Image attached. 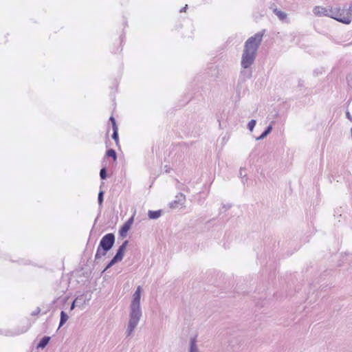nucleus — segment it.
Returning <instances> with one entry per match:
<instances>
[{
    "instance_id": "obj_24",
    "label": "nucleus",
    "mask_w": 352,
    "mask_h": 352,
    "mask_svg": "<svg viewBox=\"0 0 352 352\" xmlns=\"http://www.w3.org/2000/svg\"><path fill=\"white\" fill-rule=\"evenodd\" d=\"M133 223V217H130L124 223L131 228Z\"/></svg>"
},
{
    "instance_id": "obj_10",
    "label": "nucleus",
    "mask_w": 352,
    "mask_h": 352,
    "mask_svg": "<svg viewBox=\"0 0 352 352\" xmlns=\"http://www.w3.org/2000/svg\"><path fill=\"white\" fill-rule=\"evenodd\" d=\"M51 338L50 336L43 337L37 344V348L44 349L48 344Z\"/></svg>"
},
{
    "instance_id": "obj_21",
    "label": "nucleus",
    "mask_w": 352,
    "mask_h": 352,
    "mask_svg": "<svg viewBox=\"0 0 352 352\" xmlns=\"http://www.w3.org/2000/svg\"><path fill=\"white\" fill-rule=\"evenodd\" d=\"M256 124V121L255 120H251L248 124V129L250 131H252L255 125Z\"/></svg>"
},
{
    "instance_id": "obj_18",
    "label": "nucleus",
    "mask_w": 352,
    "mask_h": 352,
    "mask_svg": "<svg viewBox=\"0 0 352 352\" xmlns=\"http://www.w3.org/2000/svg\"><path fill=\"white\" fill-rule=\"evenodd\" d=\"M78 300H84L83 296L76 297L74 300L72 302L70 310H73L76 306H78Z\"/></svg>"
},
{
    "instance_id": "obj_12",
    "label": "nucleus",
    "mask_w": 352,
    "mask_h": 352,
    "mask_svg": "<svg viewBox=\"0 0 352 352\" xmlns=\"http://www.w3.org/2000/svg\"><path fill=\"white\" fill-rule=\"evenodd\" d=\"M272 126L271 124H270L268 126L266 127V129L260 135V136H258L256 138V140H263L265 138H266L272 132Z\"/></svg>"
},
{
    "instance_id": "obj_34",
    "label": "nucleus",
    "mask_w": 352,
    "mask_h": 352,
    "mask_svg": "<svg viewBox=\"0 0 352 352\" xmlns=\"http://www.w3.org/2000/svg\"><path fill=\"white\" fill-rule=\"evenodd\" d=\"M82 300H78V305L81 302Z\"/></svg>"
},
{
    "instance_id": "obj_15",
    "label": "nucleus",
    "mask_w": 352,
    "mask_h": 352,
    "mask_svg": "<svg viewBox=\"0 0 352 352\" xmlns=\"http://www.w3.org/2000/svg\"><path fill=\"white\" fill-rule=\"evenodd\" d=\"M105 156L108 157H112L114 161L117 160V153L113 148L108 149L106 151Z\"/></svg>"
},
{
    "instance_id": "obj_16",
    "label": "nucleus",
    "mask_w": 352,
    "mask_h": 352,
    "mask_svg": "<svg viewBox=\"0 0 352 352\" xmlns=\"http://www.w3.org/2000/svg\"><path fill=\"white\" fill-rule=\"evenodd\" d=\"M104 192L100 189V190L99 191L98 195V203L100 209H101L102 207V204H103V201H104Z\"/></svg>"
},
{
    "instance_id": "obj_2",
    "label": "nucleus",
    "mask_w": 352,
    "mask_h": 352,
    "mask_svg": "<svg viewBox=\"0 0 352 352\" xmlns=\"http://www.w3.org/2000/svg\"><path fill=\"white\" fill-rule=\"evenodd\" d=\"M142 287L138 286L133 294V299L130 305L129 321L126 331V336H129L135 330L142 316L140 308Z\"/></svg>"
},
{
    "instance_id": "obj_26",
    "label": "nucleus",
    "mask_w": 352,
    "mask_h": 352,
    "mask_svg": "<svg viewBox=\"0 0 352 352\" xmlns=\"http://www.w3.org/2000/svg\"><path fill=\"white\" fill-rule=\"evenodd\" d=\"M232 207V205L231 204H223L222 206V208L223 209H225V210H227L228 209H230V208Z\"/></svg>"
},
{
    "instance_id": "obj_23",
    "label": "nucleus",
    "mask_w": 352,
    "mask_h": 352,
    "mask_svg": "<svg viewBox=\"0 0 352 352\" xmlns=\"http://www.w3.org/2000/svg\"><path fill=\"white\" fill-rule=\"evenodd\" d=\"M109 121L111 122V124H112V129L118 128V125H117V124H116V119L113 118V116H111V117L109 118Z\"/></svg>"
},
{
    "instance_id": "obj_13",
    "label": "nucleus",
    "mask_w": 352,
    "mask_h": 352,
    "mask_svg": "<svg viewBox=\"0 0 352 352\" xmlns=\"http://www.w3.org/2000/svg\"><path fill=\"white\" fill-rule=\"evenodd\" d=\"M68 318L69 317L67 313H65L64 311H61L58 329H60L63 325H64L66 323Z\"/></svg>"
},
{
    "instance_id": "obj_14",
    "label": "nucleus",
    "mask_w": 352,
    "mask_h": 352,
    "mask_svg": "<svg viewBox=\"0 0 352 352\" xmlns=\"http://www.w3.org/2000/svg\"><path fill=\"white\" fill-rule=\"evenodd\" d=\"M131 229L129 226L124 223L119 230V234L122 237H125L127 234L128 231Z\"/></svg>"
},
{
    "instance_id": "obj_4",
    "label": "nucleus",
    "mask_w": 352,
    "mask_h": 352,
    "mask_svg": "<svg viewBox=\"0 0 352 352\" xmlns=\"http://www.w3.org/2000/svg\"><path fill=\"white\" fill-rule=\"evenodd\" d=\"M115 239V235L113 233H108L102 237L95 255V261L107 254L113 248Z\"/></svg>"
},
{
    "instance_id": "obj_6",
    "label": "nucleus",
    "mask_w": 352,
    "mask_h": 352,
    "mask_svg": "<svg viewBox=\"0 0 352 352\" xmlns=\"http://www.w3.org/2000/svg\"><path fill=\"white\" fill-rule=\"evenodd\" d=\"M186 201V197L182 193H179L176 197L175 199L169 204L170 208H177L180 206H183Z\"/></svg>"
},
{
    "instance_id": "obj_28",
    "label": "nucleus",
    "mask_w": 352,
    "mask_h": 352,
    "mask_svg": "<svg viewBox=\"0 0 352 352\" xmlns=\"http://www.w3.org/2000/svg\"><path fill=\"white\" fill-rule=\"evenodd\" d=\"M187 8H188V5H186L184 8H182L180 10V12H186V10L187 9Z\"/></svg>"
},
{
    "instance_id": "obj_32",
    "label": "nucleus",
    "mask_w": 352,
    "mask_h": 352,
    "mask_svg": "<svg viewBox=\"0 0 352 352\" xmlns=\"http://www.w3.org/2000/svg\"><path fill=\"white\" fill-rule=\"evenodd\" d=\"M302 82H303V81H302V80H299V82H299V86H301V85H302Z\"/></svg>"
},
{
    "instance_id": "obj_8",
    "label": "nucleus",
    "mask_w": 352,
    "mask_h": 352,
    "mask_svg": "<svg viewBox=\"0 0 352 352\" xmlns=\"http://www.w3.org/2000/svg\"><path fill=\"white\" fill-rule=\"evenodd\" d=\"M188 352H201L199 351L198 346L197 344V338L196 337H193V338H190Z\"/></svg>"
},
{
    "instance_id": "obj_33",
    "label": "nucleus",
    "mask_w": 352,
    "mask_h": 352,
    "mask_svg": "<svg viewBox=\"0 0 352 352\" xmlns=\"http://www.w3.org/2000/svg\"><path fill=\"white\" fill-rule=\"evenodd\" d=\"M352 45V42L350 43L346 44V45L348 46V45Z\"/></svg>"
},
{
    "instance_id": "obj_19",
    "label": "nucleus",
    "mask_w": 352,
    "mask_h": 352,
    "mask_svg": "<svg viewBox=\"0 0 352 352\" xmlns=\"http://www.w3.org/2000/svg\"><path fill=\"white\" fill-rule=\"evenodd\" d=\"M100 177L101 179H106L107 177V170L106 166H103L100 170Z\"/></svg>"
},
{
    "instance_id": "obj_31",
    "label": "nucleus",
    "mask_w": 352,
    "mask_h": 352,
    "mask_svg": "<svg viewBox=\"0 0 352 352\" xmlns=\"http://www.w3.org/2000/svg\"><path fill=\"white\" fill-rule=\"evenodd\" d=\"M165 168H166V172H167V173L170 172L167 166H165Z\"/></svg>"
},
{
    "instance_id": "obj_7",
    "label": "nucleus",
    "mask_w": 352,
    "mask_h": 352,
    "mask_svg": "<svg viewBox=\"0 0 352 352\" xmlns=\"http://www.w3.org/2000/svg\"><path fill=\"white\" fill-rule=\"evenodd\" d=\"M129 241L126 240L124 241L122 244L118 248L117 252L116 255L113 256V258L118 261L120 262L124 255V252L126 248V246L128 245Z\"/></svg>"
},
{
    "instance_id": "obj_1",
    "label": "nucleus",
    "mask_w": 352,
    "mask_h": 352,
    "mask_svg": "<svg viewBox=\"0 0 352 352\" xmlns=\"http://www.w3.org/2000/svg\"><path fill=\"white\" fill-rule=\"evenodd\" d=\"M262 38L263 33L257 32L245 42L241 60V65L243 69L240 72L241 76L245 78L249 79L252 77V71L250 68L255 61Z\"/></svg>"
},
{
    "instance_id": "obj_29",
    "label": "nucleus",
    "mask_w": 352,
    "mask_h": 352,
    "mask_svg": "<svg viewBox=\"0 0 352 352\" xmlns=\"http://www.w3.org/2000/svg\"><path fill=\"white\" fill-rule=\"evenodd\" d=\"M243 168H241L240 170H239V175H240L241 177H242L243 175Z\"/></svg>"
},
{
    "instance_id": "obj_11",
    "label": "nucleus",
    "mask_w": 352,
    "mask_h": 352,
    "mask_svg": "<svg viewBox=\"0 0 352 352\" xmlns=\"http://www.w3.org/2000/svg\"><path fill=\"white\" fill-rule=\"evenodd\" d=\"M29 329L28 326H23L21 328H17L15 329L13 331L10 332L9 333L10 336H18L21 333H23L26 332Z\"/></svg>"
},
{
    "instance_id": "obj_25",
    "label": "nucleus",
    "mask_w": 352,
    "mask_h": 352,
    "mask_svg": "<svg viewBox=\"0 0 352 352\" xmlns=\"http://www.w3.org/2000/svg\"><path fill=\"white\" fill-rule=\"evenodd\" d=\"M41 311V309L39 307H37L32 313L31 314L32 316H36L38 315Z\"/></svg>"
},
{
    "instance_id": "obj_3",
    "label": "nucleus",
    "mask_w": 352,
    "mask_h": 352,
    "mask_svg": "<svg viewBox=\"0 0 352 352\" xmlns=\"http://www.w3.org/2000/svg\"><path fill=\"white\" fill-rule=\"evenodd\" d=\"M313 12L315 15L318 16H328L332 18L339 22L342 19V14L344 12V8H340V7H322L316 6L313 10Z\"/></svg>"
},
{
    "instance_id": "obj_17",
    "label": "nucleus",
    "mask_w": 352,
    "mask_h": 352,
    "mask_svg": "<svg viewBox=\"0 0 352 352\" xmlns=\"http://www.w3.org/2000/svg\"><path fill=\"white\" fill-rule=\"evenodd\" d=\"M112 139H113L116 142V144L117 146L119 144V140H118V128L113 129V134H112Z\"/></svg>"
},
{
    "instance_id": "obj_22",
    "label": "nucleus",
    "mask_w": 352,
    "mask_h": 352,
    "mask_svg": "<svg viewBox=\"0 0 352 352\" xmlns=\"http://www.w3.org/2000/svg\"><path fill=\"white\" fill-rule=\"evenodd\" d=\"M276 16L281 21H283V20H285L287 18V14L285 13L284 12L280 11V10L279 12H277Z\"/></svg>"
},
{
    "instance_id": "obj_27",
    "label": "nucleus",
    "mask_w": 352,
    "mask_h": 352,
    "mask_svg": "<svg viewBox=\"0 0 352 352\" xmlns=\"http://www.w3.org/2000/svg\"><path fill=\"white\" fill-rule=\"evenodd\" d=\"M346 118H347L350 121H351V122H352V117H351V116L350 115V113H349V112H346Z\"/></svg>"
},
{
    "instance_id": "obj_35",
    "label": "nucleus",
    "mask_w": 352,
    "mask_h": 352,
    "mask_svg": "<svg viewBox=\"0 0 352 352\" xmlns=\"http://www.w3.org/2000/svg\"><path fill=\"white\" fill-rule=\"evenodd\" d=\"M263 32H265V30H263V32H261L263 34Z\"/></svg>"
},
{
    "instance_id": "obj_5",
    "label": "nucleus",
    "mask_w": 352,
    "mask_h": 352,
    "mask_svg": "<svg viewBox=\"0 0 352 352\" xmlns=\"http://www.w3.org/2000/svg\"><path fill=\"white\" fill-rule=\"evenodd\" d=\"M352 21V3L350 4L348 9L344 8V12L342 14V19H340V23L349 25Z\"/></svg>"
},
{
    "instance_id": "obj_20",
    "label": "nucleus",
    "mask_w": 352,
    "mask_h": 352,
    "mask_svg": "<svg viewBox=\"0 0 352 352\" xmlns=\"http://www.w3.org/2000/svg\"><path fill=\"white\" fill-rule=\"evenodd\" d=\"M117 263H118V262L113 257L112 259L109 262V263L107 265V266L104 269V271H107L108 269L111 267L113 265H114Z\"/></svg>"
},
{
    "instance_id": "obj_30",
    "label": "nucleus",
    "mask_w": 352,
    "mask_h": 352,
    "mask_svg": "<svg viewBox=\"0 0 352 352\" xmlns=\"http://www.w3.org/2000/svg\"><path fill=\"white\" fill-rule=\"evenodd\" d=\"M280 10H278L277 8H274L273 9V12L276 15L277 14V12H279Z\"/></svg>"
},
{
    "instance_id": "obj_9",
    "label": "nucleus",
    "mask_w": 352,
    "mask_h": 352,
    "mask_svg": "<svg viewBox=\"0 0 352 352\" xmlns=\"http://www.w3.org/2000/svg\"><path fill=\"white\" fill-rule=\"evenodd\" d=\"M162 214V210H148V217L150 219H157L161 217Z\"/></svg>"
}]
</instances>
